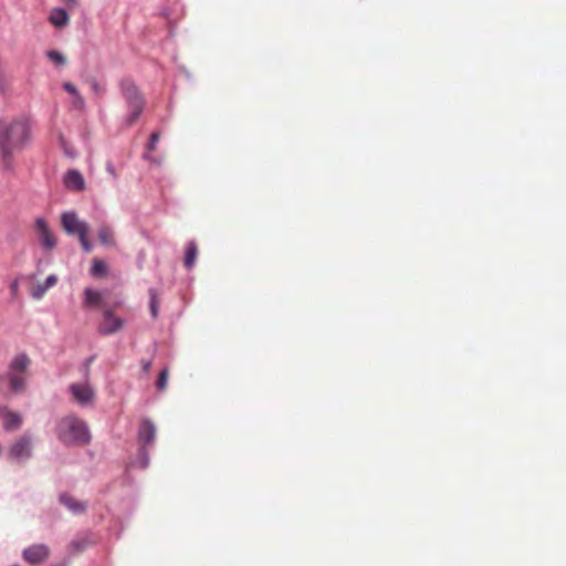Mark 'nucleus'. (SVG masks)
Returning a JSON list of instances; mask_svg holds the SVG:
<instances>
[{"instance_id":"nucleus-7","label":"nucleus","mask_w":566,"mask_h":566,"mask_svg":"<svg viewBox=\"0 0 566 566\" xmlns=\"http://www.w3.org/2000/svg\"><path fill=\"white\" fill-rule=\"evenodd\" d=\"M23 559L31 565H40L50 556V548L44 544H34L27 547L22 553Z\"/></svg>"},{"instance_id":"nucleus-17","label":"nucleus","mask_w":566,"mask_h":566,"mask_svg":"<svg viewBox=\"0 0 566 566\" xmlns=\"http://www.w3.org/2000/svg\"><path fill=\"white\" fill-rule=\"evenodd\" d=\"M98 239L103 245H107V247L115 245L114 233L108 226H102L98 229Z\"/></svg>"},{"instance_id":"nucleus-26","label":"nucleus","mask_w":566,"mask_h":566,"mask_svg":"<svg viewBox=\"0 0 566 566\" xmlns=\"http://www.w3.org/2000/svg\"><path fill=\"white\" fill-rule=\"evenodd\" d=\"M63 88L70 93L73 97L74 96H77V94L80 93L78 90L76 88V86L70 82H65L63 84Z\"/></svg>"},{"instance_id":"nucleus-20","label":"nucleus","mask_w":566,"mask_h":566,"mask_svg":"<svg viewBox=\"0 0 566 566\" xmlns=\"http://www.w3.org/2000/svg\"><path fill=\"white\" fill-rule=\"evenodd\" d=\"M91 273L93 276H97V277L106 275V273H107L106 263L99 259H94L92 269H91Z\"/></svg>"},{"instance_id":"nucleus-9","label":"nucleus","mask_w":566,"mask_h":566,"mask_svg":"<svg viewBox=\"0 0 566 566\" xmlns=\"http://www.w3.org/2000/svg\"><path fill=\"white\" fill-rule=\"evenodd\" d=\"M35 230L39 241L44 249L51 250L56 245L55 237L43 218H38L35 220Z\"/></svg>"},{"instance_id":"nucleus-24","label":"nucleus","mask_w":566,"mask_h":566,"mask_svg":"<svg viewBox=\"0 0 566 566\" xmlns=\"http://www.w3.org/2000/svg\"><path fill=\"white\" fill-rule=\"evenodd\" d=\"M159 140V133L155 132L150 135V139H149V143H148V150L150 151H154L156 149V145Z\"/></svg>"},{"instance_id":"nucleus-16","label":"nucleus","mask_w":566,"mask_h":566,"mask_svg":"<svg viewBox=\"0 0 566 566\" xmlns=\"http://www.w3.org/2000/svg\"><path fill=\"white\" fill-rule=\"evenodd\" d=\"M60 500H61V503L64 504L73 513H82L86 509V505L84 503L78 502L71 495L62 494Z\"/></svg>"},{"instance_id":"nucleus-1","label":"nucleus","mask_w":566,"mask_h":566,"mask_svg":"<svg viewBox=\"0 0 566 566\" xmlns=\"http://www.w3.org/2000/svg\"><path fill=\"white\" fill-rule=\"evenodd\" d=\"M30 140V125L25 118L0 120V168L6 172L14 170V154Z\"/></svg>"},{"instance_id":"nucleus-19","label":"nucleus","mask_w":566,"mask_h":566,"mask_svg":"<svg viewBox=\"0 0 566 566\" xmlns=\"http://www.w3.org/2000/svg\"><path fill=\"white\" fill-rule=\"evenodd\" d=\"M84 295V302L86 306H98L101 304L102 295L99 292L92 289H86Z\"/></svg>"},{"instance_id":"nucleus-29","label":"nucleus","mask_w":566,"mask_h":566,"mask_svg":"<svg viewBox=\"0 0 566 566\" xmlns=\"http://www.w3.org/2000/svg\"><path fill=\"white\" fill-rule=\"evenodd\" d=\"M64 3L69 7V8H76L77 7V0H63Z\"/></svg>"},{"instance_id":"nucleus-21","label":"nucleus","mask_w":566,"mask_h":566,"mask_svg":"<svg viewBox=\"0 0 566 566\" xmlns=\"http://www.w3.org/2000/svg\"><path fill=\"white\" fill-rule=\"evenodd\" d=\"M148 293H149V296H150V304H149L150 314H151L153 318H157V316H158V308H159L158 294H157L155 289H150L148 291Z\"/></svg>"},{"instance_id":"nucleus-14","label":"nucleus","mask_w":566,"mask_h":566,"mask_svg":"<svg viewBox=\"0 0 566 566\" xmlns=\"http://www.w3.org/2000/svg\"><path fill=\"white\" fill-rule=\"evenodd\" d=\"M57 282V276L54 275V274H51L49 275L45 281L43 283H38L32 292H31V295L35 298V300H40L44 296V294L46 293V291L51 287H53Z\"/></svg>"},{"instance_id":"nucleus-10","label":"nucleus","mask_w":566,"mask_h":566,"mask_svg":"<svg viewBox=\"0 0 566 566\" xmlns=\"http://www.w3.org/2000/svg\"><path fill=\"white\" fill-rule=\"evenodd\" d=\"M124 326V321L116 316L113 311L107 310L104 312L103 323L99 326V333L111 335L120 331Z\"/></svg>"},{"instance_id":"nucleus-4","label":"nucleus","mask_w":566,"mask_h":566,"mask_svg":"<svg viewBox=\"0 0 566 566\" xmlns=\"http://www.w3.org/2000/svg\"><path fill=\"white\" fill-rule=\"evenodd\" d=\"M120 91L130 112L127 117V124L133 125L143 113L145 106L144 97L137 86L129 80L120 82Z\"/></svg>"},{"instance_id":"nucleus-25","label":"nucleus","mask_w":566,"mask_h":566,"mask_svg":"<svg viewBox=\"0 0 566 566\" xmlns=\"http://www.w3.org/2000/svg\"><path fill=\"white\" fill-rule=\"evenodd\" d=\"M87 234L88 233H84L83 237H78V239H80L83 250L85 252H91L92 245H91L90 241L87 240Z\"/></svg>"},{"instance_id":"nucleus-22","label":"nucleus","mask_w":566,"mask_h":566,"mask_svg":"<svg viewBox=\"0 0 566 566\" xmlns=\"http://www.w3.org/2000/svg\"><path fill=\"white\" fill-rule=\"evenodd\" d=\"M46 55H48L49 60L52 61L56 65H63L66 63L65 56L59 51L51 50L46 53Z\"/></svg>"},{"instance_id":"nucleus-27","label":"nucleus","mask_w":566,"mask_h":566,"mask_svg":"<svg viewBox=\"0 0 566 566\" xmlns=\"http://www.w3.org/2000/svg\"><path fill=\"white\" fill-rule=\"evenodd\" d=\"M84 98L78 93L77 96H74V107L82 109L84 107Z\"/></svg>"},{"instance_id":"nucleus-28","label":"nucleus","mask_w":566,"mask_h":566,"mask_svg":"<svg viewBox=\"0 0 566 566\" xmlns=\"http://www.w3.org/2000/svg\"><path fill=\"white\" fill-rule=\"evenodd\" d=\"M150 367H151V360H144L142 363V368H143L144 373H148L150 370Z\"/></svg>"},{"instance_id":"nucleus-31","label":"nucleus","mask_w":566,"mask_h":566,"mask_svg":"<svg viewBox=\"0 0 566 566\" xmlns=\"http://www.w3.org/2000/svg\"><path fill=\"white\" fill-rule=\"evenodd\" d=\"M107 170H108V172H109L111 175L116 176V175H115V168H114V166H113L112 164H108V165H107Z\"/></svg>"},{"instance_id":"nucleus-18","label":"nucleus","mask_w":566,"mask_h":566,"mask_svg":"<svg viewBox=\"0 0 566 566\" xmlns=\"http://www.w3.org/2000/svg\"><path fill=\"white\" fill-rule=\"evenodd\" d=\"M198 254V248L195 242H189L186 247V253H185V266L187 269H191L196 262Z\"/></svg>"},{"instance_id":"nucleus-8","label":"nucleus","mask_w":566,"mask_h":566,"mask_svg":"<svg viewBox=\"0 0 566 566\" xmlns=\"http://www.w3.org/2000/svg\"><path fill=\"white\" fill-rule=\"evenodd\" d=\"M32 439L28 434L20 437L9 450V455L14 460H24L31 455Z\"/></svg>"},{"instance_id":"nucleus-3","label":"nucleus","mask_w":566,"mask_h":566,"mask_svg":"<svg viewBox=\"0 0 566 566\" xmlns=\"http://www.w3.org/2000/svg\"><path fill=\"white\" fill-rule=\"evenodd\" d=\"M30 365L31 359L27 354L17 355L10 363L8 373L0 377V388L8 387V390L13 394L22 392L27 386Z\"/></svg>"},{"instance_id":"nucleus-32","label":"nucleus","mask_w":566,"mask_h":566,"mask_svg":"<svg viewBox=\"0 0 566 566\" xmlns=\"http://www.w3.org/2000/svg\"><path fill=\"white\" fill-rule=\"evenodd\" d=\"M17 287H18V283L13 282L12 285H11L12 292H15Z\"/></svg>"},{"instance_id":"nucleus-13","label":"nucleus","mask_w":566,"mask_h":566,"mask_svg":"<svg viewBox=\"0 0 566 566\" xmlns=\"http://www.w3.org/2000/svg\"><path fill=\"white\" fill-rule=\"evenodd\" d=\"M64 184L67 189L82 191L85 188V181L82 174L77 170H69L64 177Z\"/></svg>"},{"instance_id":"nucleus-23","label":"nucleus","mask_w":566,"mask_h":566,"mask_svg":"<svg viewBox=\"0 0 566 566\" xmlns=\"http://www.w3.org/2000/svg\"><path fill=\"white\" fill-rule=\"evenodd\" d=\"M167 381H168V369L165 368L160 371L156 386L157 389L160 391H164L167 388Z\"/></svg>"},{"instance_id":"nucleus-2","label":"nucleus","mask_w":566,"mask_h":566,"mask_svg":"<svg viewBox=\"0 0 566 566\" xmlns=\"http://www.w3.org/2000/svg\"><path fill=\"white\" fill-rule=\"evenodd\" d=\"M56 434L66 446H86L91 441L87 423L74 415H67L59 420Z\"/></svg>"},{"instance_id":"nucleus-12","label":"nucleus","mask_w":566,"mask_h":566,"mask_svg":"<svg viewBox=\"0 0 566 566\" xmlns=\"http://www.w3.org/2000/svg\"><path fill=\"white\" fill-rule=\"evenodd\" d=\"M156 429L154 423L148 420L144 419L140 422L139 430H138V438L140 442L144 444V447L153 443L155 440Z\"/></svg>"},{"instance_id":"nucleus-11","label":"nucleus","mask_w":566,"mask_h":566,"mask_svg":"<svg viewBox=\"0 0 566 566\" xmlns=\"http://www.w3.org/2000/svg\"><path fill=\"white\" fill-rule=\"evenodd\" d=\"M0 420L3 428L8 431L17 430L22 424L21 415L9 410L7 407H0Z\"/></svg>"},{"instance_id":"nucleus-5","label":"nucleus","mask_w":566,"mask_h":566,"mask_svg":"<svg viewBox=\"0 0 566 566\" xmlns=\"http://www.w3.org/2000/svg\"><path fill=\"white\" fill-rule=\"evenodd\" d=\"M91 361L92 358L85 364V380L83 382H73L69 388L73 400L82 407L93 406L96 398V392L88 379Z\"/></svg>"},{"instance_id":"nucleus-30","label":"nucleus","mask_w":566,"mask_h":566,"mask_svg":"<svg viewBox=\"0 0 566 566\" xmlns=\"http://www.w3.org/2000/svg\"><path fill=\"white\" fill-rule=\"evenodd\" d=\"M91 86H92V90L95 93H101L102 92V88H101L99 84L96 81H93Z\"/></svg>"},{"instance_id":"nucleus-6","label":"nucleus","mask_w":566,"mask_h":566,"mask_svg":"<svg viewBox=\"0 0 566 566\" xmlns=\"http://www.w3.org/2000/svg\"><path fill=\"white\" fill-rule=\"evenodd\" d=\"M61 222L63 229L69 234H77V237H83L84 233H88V227L86 222L81 221L74 212L63 213Z\"/></svg>"},{"instance_id":"nucleus-15","label":"nucleus","mask_w":566,"mask_h":566,"mask_svg":"<svg viewBox=\"0 0 566 566\" xmlns=\"http://www.w3.org/2000/svg\"><path fill=\"white\" fill-rule=\"evenodd\" d=\"M49 20L54 27L63 28L69 23L70 18H69L67 12L64 9L56 8L54 10H52V12L49 17Z\"/></svg>"}]
</instances>
